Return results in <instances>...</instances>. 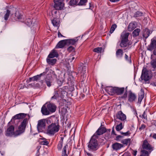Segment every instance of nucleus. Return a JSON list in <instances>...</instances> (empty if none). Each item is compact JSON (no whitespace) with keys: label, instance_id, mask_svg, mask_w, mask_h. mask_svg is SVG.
<instances>
[{"label":"nucleus","instance_id":"obj_42","mask_svg":"<svg viewBox=\"0 0 156 156\" xmlns=\"http://www.w3.org/2000/svg\"><path fill=\"white\" fill-rule=\"evenodd\" d=\"M148 152L145 150H141V154L140 156H148Z\"/></svg>","mask_w":156,"mask_h":156},{"label":"nucleus","instance_id":"obj_56","mask_svg":"<svg viewBox=\"0 0 156 156\" xmlns=\"http://www.w3.org/2000/svg\"><path fill=\"white\" fill-rule=\"evenodd\" d=\"M52 74L53 75V77L56 79H57V76L55 74V73L54 72H53L52 73Z\"/></svg>","mask_w":156,"mask_h":156},{"label":"nucleus","instance_id":"obj_13","mask_svg":"<svg viewBox=\"0 0 156 156\" xmlns=\"http://www.w3.org/2000/svg\"><path fill=\"white\" fill-rule=\"evenodd\" d=\"M67 87L64 86L62 88L58 89V90L60 95V97L63 98L67 94V92H66Z\"/></svg>","mask_w":156,"mask_h":156},{"label":"nucleus","instance_id":"obj_36","mask_svg":"<svg viewBox=\"0 0 156 156\" xmlns=\"http://www.w3.org/2000/svg\"><path fill=\"white\" fill-rule=\"evenodd\" d=\"M23 23H24L26 25L28 26H30L32 24V22L30 18H28L27 19H25V21Z\"/></svg>","mask_w":156,"mask_h":156},{"label":"nucleus","instance_id":"obj_34","mask_svg":"<svg viewBox=\"0 0 156 156\" xmlns=\"http://www.w3.org/2000/svg\"><path fill=\"white\" fill-rule=\"evenodd\" d=\"M140 31V29L139 28H137L135 29L132 33L133 37H135L138 36L139 34Z\"/></svg>","mask_w":156,"mask_h":156},{"label":"nucleus","instance_id":"obj_12","mask_svg":"<svg viewBox=\"0 0 156 156\" xmlns=\"http://www.w3.org/2000/svg\"><path fill=\"white\" fill-rule=\"evenodd\" d=\"M26 116V114L23 113H20L17 114L13 116L10 122L8 123V126L10 123V122H14V120L16 119H21L24 118Z\"/></svg>","mask_w":156,"mask_h":156},{"label":"nucleus","instance_id":"obj_39","mask_svg":"<svg viewBox=\"0 0 156 156\" xmlns=\"http://www.w3.org/2000/svg\"><path fill=\"white\" fill-rule=\"evenodd\" d=\"M68 147V145H66L63 147L62 151V156H68L66 153V148Z\"/></svg>","mask_w":156,"mask_h":156},{"label":"nucleus","instance_id":"obj_6","mask_svg":"<svg viewBox=\"0 0 156 156\" xmlns=\"http://www.w3.org/2000/svg\"><path fill=\"white\" fill-rule=\"evenodd\" d=\"M64 0H54V8L56 10H61L63 9L64 6Z\"/></svg>","mask_w":156,"mask_h":156},{"label":"nucleus","instance_id":"obj_27","mask_svg":"<svg viewBox=\"0 0 156 156\" xmlns=\"http://www.w3.org/2000/svg\"><path fill=\"white\" fill-rule=\"evenodd\" d=\"M152 32L151 31L148 29L146 28L144 30L143 33V37L146 39L149 36L150 34L152 33Z\"/></svg>","mask_w":156,"mask_h":156},{"label":"nucleus","instance_id":"obj_62","mask_svg":"<svg viewBox=\"0 0 156 156\" xmlns=\"http://www.w3.org/2000/svg\"><path fill=\"white\" fill-rule=\"evenodd\" d=\"M39 149H38L37 151V153L36 154H37V156H39V154H40V153L39 152Z\"/></svg>","mask_w":156,"mask_h":156},{"label":"nucleus","instance_id":"obj_58","mask_svg":"<svg viewBox=\"0 0 156 156\" xmlns=\"http://www.w3.org/2000/svg\"><path fill=\"white\" fill-rule=\"evenodd\" d=\"M58 37H64V36H63L59 32H58Z\"/></svg>","mask_w":156,"mask_h":156},{"label":"nucleus","instance_id":"obj_53","mask_svg":"<svg viewBox=\"0 0 156 156\" xmlns=\"http://www.w3.org/2000/svg\"><path fill=\"white\" fill-rule=\"evenodd\" d=\"M137 153V151L136 150H132V154L134 156H136Z\"/></svg>","mask_w":156,"mask_h":156},{"label":"nucleus","instance_id":"obj_1","mask_svg":"<svg viewBox=\"0 0 156 156\" xmlns=\"http://www.w3.org/2000/svg\"><path fill=\"white\" fill-rule=\"evenodd\" d=\"M105 90L110 95L113 96L114 94L119 95L124 93L125 88L123 87H105Z\"/></svg>","mask_w":156,"mask_h":156},{"label":"nucleus","instance_id":"obj_29","mask_svg":"<svg viewBox=\"0 0 156 156\" xmlns=\"http://www.w3.org/2000/svg\"><path fill=\"white\" fill-rule=\"evenodd\" d=\"M46 61L48 64L53 66L56 63L57 59L55 58L50 59L47 58L46 59Z\"/></svg>","mask_w":156,"mask_h":156},{"label":"nucleus","instance_id":"obj_51","mask_svg":"<svg viewBox=\"0 0 156 156\" xmlns=\"http://www.w3.org/2000/svg\"><path fill=\"white\" fill-rule=\"evenodd\" d=\"M127 97V94L126 92H125L123 95L122 96L121 98L122 99H126Z\"/></svg>","mask_w":156,"mask_h":156},{"label":"nucleus","instance_id":"obj_64","mask_svg":"<svg viewBox=\"0 0 156 156\" xmlns=\"http://www.w3.org/2000/svg\"><path fill=\"white\" fill-rule=\"evenodd\" d=\"M153 138L156 139V134H154L152 136Z\"/></svg>","mask_w":156,"mask_h":156},{"label":"nucleus","instance_id":"obj_52","mask_svg":"<svg viewBox=\"0 0 156 156\" xmlns=\"http://www.w3.org/2000/svg\"><path fill=\"white\" fill-rule=\"evenodd\" d=\"M146 126L144 124H142L141 125V126L139 128L140 130H141L144 129L146 127Z\"/></svg>","mask_w":156,"mask_h":156},{"label":"nucleus","instance_id":"obj_60","mask_svg":"<svg viewBox=\"0 0 156 156\" xmlns=\"http://www.w3.org/2000/svg\"><path fill=\"white\" fill-rule=\"evenodd\" d=\"M153 54L154 55L156 56V48H155L153 51Z\"/></svg>","mask_w":156,"mask_h":156},{"label":"nucleus","instance_id":"obj_2","mask_svg":"<svg viewBox=\"0 0 156 156\" xmlns=\"http://www.w3.org/2000/svg\"><path fill=\"white\" fill-rule=\"evenodd\" d=\"M94 135H93L89 141L87 143V147L89 151H94L98 150L99 147V142Z\"/></svg>","mask_w":156,"mask_h":156},{"label":"nucleus","instance_id":"obj_3","mask_svg":"<svg viewBox=\"0 0 156 156\" xmlns=\"http://www.w3.org/2000/svg\"><path fill=\"white\" fill-rule=\"evenodd\" d=\"M59 129V125L58 123H52L48 126L47 133L50 135H54Z\"/></svg>","mask_w":156,"mask_h":156},{"label":"nucleus","instance_id":"obj_63","mask_svg":"<svg viewBox=\"0 0 156 156\" xmlns=\"http://www.w3.org/2000/svg\"><path fill=\"white\" fill-rule=\"evenodd\" d=\"M86 154L88 156H92V154L88 152H87Z\"/></svg>","mask_w":156,"mask_h":156},{"label":"nucleus","instance_id":"obj_21","mask_svg":"<svg viewBox=\"0 0 156 156\" xmlns=\"http://www.w3.org/2000/svg\"><path fill=\"white\" fill-rule=\"evenodd\" d=\"M15 16L19 21L22 22H23L25 21V16L21 15L19 12H16Z\"/></svg>","mask_w":156,"mask_h":156},{"label":"nucleus","instance_id":"obj_54","mask_svg":"<svg viewBox=\"0 0 156 156\" xmlns=\"http://www.w3.org/2000/svg\"><path fill=\"white\" fill-rule=\"evenodd\" d=\"M143 118L145 119H147V115L145 113V112H144L142 115Z\"/></svg>","mask_w":156,"mask_h":156},{"label":"nucleus","instance_id":"obj_47","mask_svg":"<svg viewBox=\"0 0 156 156\" xmlns=\"http://www.w3.org/2000/svg\"><path fill=\"white\" fill-rule=\"evenodd\" d=\"M117 27V25L116 24H112L110 28V33H112L113 31L115 30V29Z\"/></svg>","mask_w":156,"mask_h":156},{"label":"nucleus","instance_id":"obj_23","mask_svg":"<svg viewBox=\"0 0 156 156\" xmlns=\"http://www.w3.org/2000/svg\"><path fill=\"white\" fill-rule=\"evenodd\" d=\"M137 27L136 24L135 22L130 23L128 27V30L129 31H132Z\"/></svg>","mask_w":156,"mask_h":156},{"label":"nucleus","instance_id":"obj_43","mask_svg":"<svg viewBox=\"0 0 156 156\" xmlns=\"http://www.w3.org/2000/svg\"><path fill=\"white\" fill-rule=\"evenodd\" d=\"M10 11L9 9H7L6 11V14L4 16V19L6 21L8 20V18L10 14Z\"/></svg>","mask_w":156,"mask_h":156},{"label":"nucleus","instance_id":"obj_55","mask_svg":"<svg viewBox=\"0 0 156 156\" xmlns=\"http://www.w3.org/2000/svg\"><path fill=\"white\" fill-rule=\"evenodd\" d=\"M131 134V133L129 131H128L126 133H124V136H130Z\"/></svg>","mask_w":156,"mask_h":156},{"label":"nucleus","instance_id":"obj_5","mask_svg":"<svg viewBox=\"0 0 156 156\" xmlns=\"http://www.w3.org/2000/svg\"><path fill=\"white\" fill-rule=\"evenodd\" d=\"M27 121V118L24 119L23 120L21 124L19 127L18 129L16 131V133L17 136L20 135L24 132Z\"/></svg>","mask_w":156,"mask_h":156},{"label":"nucleus","instance_id":"obj_61","mask_svg":"<svg viewBox=\"0 0 156 156\" xmlns=\"http://www.w3.org/2000/svg\"><path fill=\"white\" fill-rule=\"evenodd\" d=\"M122 136L120 135H118L116 137V140H118L119 138H122Z\"/></svg>","mask_w":156,"mask_h":156},{"label":"nucleus","instance_id":"obj_17","mask_svg":"<svg viewBox=\"0 0 156 156\" xmlns=\"http://www.w3.org/2000/svg\"><path fill=\"white\" fill-rule=\"evenodd\" d=\"M128 101L130 102H132L136 99V96L135 93L130 91L128 95Z\"/></svg>","mask_w":156,"mask_h":156},{"label":"nucleus","instance_id":"obj_44","mask_svg":"<svg viewBox=\"0 0 156 156\" xmlns=\"http://www.w3.org/2000/svg\"><path fill=\"white\" fill-rule=\"evenodd\" d=\"M42 140H43L41 141L40 142L41 144L45 145H48V144L49 142L46 139L43 138Z\"/></svg>","mask_w":156,"mask_h":156},{"label":"nucleus","instance_id":"obj_14","mask_svg":"<svg viewBox=\"0 0 156 156\" xmlns=\"http://www.w3.org/2000/svg\"><path fill=\"white\" fill-rule=\"evenodd\" d=\"M45 121L44 119L39 120L38 121L37 129L39 131H41L44 129L45 126Z\"/></svg>","mask_w":156,"mask_h":156},{"label":"nucleus","instance_id":"obj_7","mask_svg":"<svg viewBox=\"0 0 156 156\" xmlns=\"http://www.w3.org/2000/svg\"><path fill=\"white\" fill-rule=\"evenodd\" d=\"M16 133V131L14 132V127L12 125L9 126L7 129L5 135L7 136H17Z\"/></svg>","mask_w":156,"mask_h":156},{"label":"nucleus","instance_id":"obj_16","mask_svg":"<svg viewBox=\"0 0 156 156\" xmlns=\"http://www.w3.org/2000/svg\"><path fill=\"white\" fill-rule=\"evenodd\" d=\"M116 116L117 119L122 121H123L126 119V115L123 114L121 111H120L117 112Z\"/></svg>","mask_w":156,"mask_h":156},{"label":"nucleus","instance_id":"obj_33","mask_svg":"<svg viewBox=\"0 0 156 156\" xmlns=\"http://www.w3.org/2000/svg\"><path fill=\"white\" fill-rule=\"evenodd\" d=\"M124 58L125 60L127 62L130 64L132 63V61L131 55H130L129 56L126 54H125Z\"/></svg>","mask_w":156,"mask_h":156},{"label":"nucleus","instance_id":"obj_15","mask_svg":"<svg viewBox=\"0 0 156 156\" xmlns=\"http://www.w3.org/2000/svg\"><path fill=\"white\" fill-rule=\"evenodd\" d=\"M52 75L51 73H49L46 75L44 78V80L47 86L50 87L51 85V80L52 79Z\"/></svg>","mask_w":156,"mask_h":156},{"label":"nucleus","instance_id":"obj_10","mask_svg":"<svg viewBox=\"0 0 156 156\" xmlns=\"http://www.w3.org/2000/svg\"><path fill=\"white\" fill-rule=\"evenodd\" d=\"M106 132V129L105 127L100 126L93 135H94V137L98 138L99 136L103 134Z\"/></svg>","mask_w":156,"mask_h":156},{"label":"nucleus","instance_id":"obj_35","mask_svg":"<svg viewBox=\"0 0 156 156\" xmlns=\"http://www.w3.org/2000/svg\"><path fill=\"white\" fill-rule=\"evenodd\" d=\"M63 139L64 138L62 137H61L60 140L59 141V143L58 145L57 148L59 150H61L62 146Z\"/></svg>","mask_w":156,"mask_h":156},{"label":"nucleus","instance_id":"obj_20","mask_svg":"<svg viewBox=\"0 0 156 156\" xmlns=\"http://www.w3.org/2000/svg\"><path fill=\"white\" fill-rule=\"evenodd\" d=\"M123 145L121 144L118 143H115L112 145V147L113 149L115 151H118L123 147Z\"/></svg>","mask_w":156,"mask_h":156},{"label":"nucleus","instance_id":"obj_30","mask_svg":"<svg viewBox=\"0 0 156 156\" xmlns=\"http://www.w3.org/2000/svg\"><path fill=\"white\" fill-rule=\"evenodd\" d=\"M87 67L86 66H84L82 67L81 70H79V73H83V75H81L83 77V78L84 79L86 76L85 73L87 70Z\"/></svg>","mask_w":156,"mask_h":156},{"label":"nucleus","instance_id":"obj_18","mask_svg":"<svg viewBox=\"0 0 156 156\" xmlns=\"http://www.w3.org/2000/svg\"><path fill=\"white\" fill-rule=\"evenodd\" d=\"M41 112L43 115H48L50 114V112L48 110L47 105L44 104L41 108Z\"/></svg>","mask_w":156,"mask_h":156},{"label":"nucleus","instance_id":"obj_59","mask_svg":"<svg viewBox=\"0 0 156 156\" xmlns=\"http://www.w3.org/2000/svg\"><path fill=\"white\" fill-rule=\"evenodd\" d=\"M112 135L113 134V135H116V134L115 133V130H114V128H113L112 129Z\"/></svg>","mask_w":156,"mask_h":156},{"label":"nucleus","instance_id":"obj_25","mask_svg":"<svg viewBox=\"0 0 156 156\" xmlns=\"http://www.w3.org/2000/svg\"><path fill=\"white\" fill-rule=\"evenodd\" d=\"M123 54V52L122 49H118L116 51L115 55L116 58L119 59L122 58Z\"/></svg>","mask_w":156,"mask_h":156},{"label":"nucleus","instance_id":"obj_11","mask_svg":"<svg viewBox=\"0 0 156 156\" xmlns=\"http://www.w3.org/2000/svg\"><path fill=\"white\" fill-rule=\"evenodd\" d=\"M148 72V71L146 68H143L141 76L142 80H144L145 81H147L149 80Z\"/></svg>","mask_w":156,"mask_h":156},{"label":"nucleus","instance_id":"obj_48","mask_svg":"<svg viewBox=\"0 0 156 156\" xmlns=\"http://www.w3.org/2000/svg\"><path fill=\"white\" fill-rule=\"evenodd\" d=\"M87 0H80V1L78 4L79 5H85L87 2Z\"/></svg>","mask_w":156,"mask_h":156},{"label":"nucleus","instance_id":"obj_28","mask_svg":"<svg viewBox=\"0 0 156 156\" xmlns=\"http://www.w3.org/2000/svg\"><path fill=\"white\" fill-rule=\"evenodd\" d=\"M66 40V44H71L72 45H74L78 41L77 38L73 39H67Z\"/></svg>","mask_w":156,"mask_h":156},{"label":"nucleus","instance_id":"obj_26","mask_svg":"<svg viewBox=\"0 0 156 156\" xmlns=\"http://www.w3.org/2000/svg\"><path fill=\"white\" fill-rule=\"evenodd\" d=\"M58 56V54L57 51L53 49L50 53L48 56V58H53L55 57H57Z\"/></svg>","mask_w":156,"mask_h":156},{"label":"nucleus","instance_id":"obj_45","mask_svg":"<svg viewBox=\"0 0 156 156\" xmlns=\"http://www.w3.org/2000/svg\"><path fill=\"white\" fill-rule=\"evenodd\" d=\"M102 50V47H98L94 48L93 51L94 52H97L98 53H101Z\"/></svg>","mask_w":156,"mask_h":156},{"label":"nucleus","instance_id":"obj_22","mask_svg":"<svg viewBox=\"0 0 156 156\" xmlns=\"http://www.w3.org/2000/svg\"><path fill=\"white\" fill-rule=\"evenodd\" d=\"M156 48V40H151V42L150 44L147 47V50L150 51H152L154 48Z\"/></svg>","mask_w":156,"mask_h":156},{"label":"nucleus","instance_id":"obj_31","mask_svg":"<svg viewBox=\"0 0 156 156\" xmlns=\"http://www.w3.org/2000/svg\"><path fill=\"white\" fill-rule=\"evenodd\" d=\"M151 65L153 68L152 70L154 71L156 68V58L153 59L151 62Z\"/></svg>","mask_w":156,"mask_h":156},{"label":"nucleus","instance_id":"obj_46","mask_svg":"<svg viewBox=\"0 0 156 156\" xmlns=\"http://www.w3.org/2000/svg\"><path fill=\"white\" fill-rule=\"evenodd\" d=\"M78 1L79 0H70L69 2V5L71 6L76 5Z\"/></svg>","mask_w":156,"mask_h":156},{"label":"nucleus","instance_id":"obj_4","mask_svg":"<svg viewBox=\"0 0 156 156\" xmlns=\"http://www.w3.org/2000/svg\"><path fill=\"white\" fill-rule=\"evenodd\" d=\"M129 34L128 32L122 34L121 35V40L120 44V46L121 48H124L128 45V37Z\"/></svg>","mask_w":156,"mask_h":156},{"label":"nucleus","instance_id":"obj_24","mask_svg":"<svg viewBox=\"0 0 156 156\" xmlns=\"http://www.w3.org/2000/svg\"><path fill=\"white\" fill-rule=\"evenodd\" d=\"M48 108L50 112H54L56 111V107L54 104L51 103L47 105Z\"/></svg>","mask_w":156,"mask_h":156},{"label":"nucleus","instance_id":"obj_8","mask_svg":"<svg viewBox=\"0 0 156 156\" xmlns=\"http://www.w3.org/2000/svg\"><path fill=\"white\" fill-rule=\"evenodd\" d=\"M142 148L144 149L143 150L146 151L145 150H148L150 153H151L154 150V147L150 144L147 140H145L143 141Z\"/></svg>","mask_w":156,"mask_h":156},{"label":"nucleus","instance_id":"obj_38","mask_svg":"<svg viewBox=\"0 0 156 156\" xmlns=\"http://www.w3.org/2000/svg\"><path fill=\"white\" fill-rule=\"evenodd\" d=\"M60 97L59 94L58 93V90H55L54 95L51 98V99H57L58 97Z\"/></svg>","mask_w":156,"mask_h":156},{"label":"nucleus","instance_id":"obj_37","mask_svg":"<svg viewBox=\"0 0 156 156\" xmlns=\"http://www.w3.org/2000/svg\"><path fill=\"white\" fill-rule=\"evenodd\" d=\"M144 97V92H141L139 94V97L138 98V102L139 103H141Z\"/></svg>","mask_w":156,"mask_h":156},{"label":"nucleus","instance_id":"obj_19","mask_svg":"<svg viewBox=\"0 0 156 156\" xmlns=\"http://www.w3.org/2000/svg\"><path fill=\"white\" fill-rule=\"evenodd\" d=\"M66 44V40H61L58 43L55 48L56 49L62 48Z\"/></svg>","mask_w":156,"mask_h":156},{"label":"nucleus","instance_id":"obj_32","mask_svg":"<svg viewBox=\"0 0 156 156\" xmlns=\"http://www.w3.org/2000/svg\"><path fill=\"white\" fill-rule=\"evenodd\" d=\"M51 23L54 26L57 27L59 25V20L57 19L54 18L52 20Z\"/></svg>","mask_w":156,"mask_h":156},{"label":"nucleus","instance_id":"obj_50","mask_svg":"<svg viewBox=\"0 0 156 156\" xmlns=\"http://www.w3.org/2000/svg\"><path fill=\"white\" fill-rule=\"evenodd\" d=\"M74 50V48L72 46H70L67 48V50L69 52H71Z\"/></svg>","mask_w":156,"mask_h":156},{"label":"nucleus","instance_id":"obj_9","mask_svg":"<svg viewBox=\"0 0 156 156\" xmlns=\"http://www.w3.org/2000/svg\"><path fill=\"white\" fill-rule=\"evenodd\" d=\"M46 72H44L42 73H41L39 75H37L34 76L33 77H30L29 78V80L30 82L37 81H39L41 83H43V80H41L39 81L41 79V76L42 75H44L46 74Z\"/></svg>","mask_w":156,"mask_h":156},{"label":"nucleus","instance_id":"obj_57","mask_svg":"<svg viewBox=\"0 0 156 156\" xmlns=\"http://www.w3.org/2000/svg\"><path fill=\"white\" fill-rule=\"evenodd\" d=\"M57 10H56L55 9H53L52 11V14H56L57 13V11H56Z\"/></svg>","mask_w":156,"mask_h":156},{"label":"nucleus","instance_id":"obj_49","mask_svg":"<svg viewBox=\"0 0 156 156\" xmlns=\"http://www.w3.org/2000/svg\"><path fill=\"white\" fill-rule=\"evenodd\" d=\"M143 15V13L142 12L137 11L134 14V16L136 17H138L142 16Z\"/></svg>","mask_w":156,"mask_h":156},{"label":"nucleus","instance_id":"obj_40","mask_svg":"<svg viewBox=\"0 0 156 156\" xmlns=\"http://www.w3.org/2000/svg\"><path fill=\"white\" fill-rule=\"evenodd\" d=\"M131 139L129 138H127L122 140L121 143L123 144L127 145L129 143H130Z\"/></svg>","mask_w":156,"mask_h":156},{"label":"nucleus","instance_id":"obj_41","mask_svg":"<svg viewBox=\"0 0 156 156\" xmlns=\"http://www.w3.org/2000/svg\"><path fill=\"white\" fill-rule=\"evenodd\" d=\"M123 127V126H122V123L120 122L119 124L117 125L116 126L115 128L117 131H119L121 130Z\"/></svg>","mask_w":156,"mask_h":156}]
</instances>
